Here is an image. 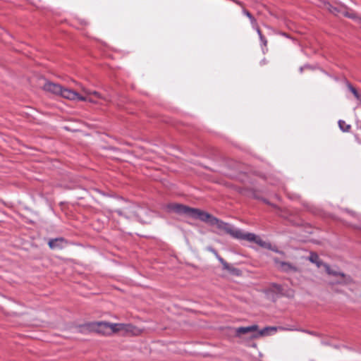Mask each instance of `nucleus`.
I'll return each instance as SVG.
<instances>
[{"mask_svg":"<svg viewBox=\"0 0 361 361\" xmlns=\"http://www.w3.org/2000/svg\"><path fill=\"white\" fill-rule=\"evenodd\" d=\"M212 226H215L220 231H224L236 239L245 240L249 242H254L259 246L272 250L271 245L269 243L262 240V239L252 233H244L241 230L232 226L231 224L224 222L223 221L216 218L212 219ZM274 250V249H273ZM279 252L278 250H274Z\"/></svg>","mask_w":361,"mask_h":361,"instance_id":"1","label":"nucleus"},{"mask_svg":"<svg viewBox=\"0 0 361 361\" xmlns=\"http://www.w3.org/2000/svg\"><path fill=\"white\" fill-rule=\"evenodd\" d=\"M168 208L169 210L178 214H185L194 219H198L203 222L208 223L211 226H212V219H216V217L207 212L181 204H170L168 205Z\"/></svg>","mask_w":361,"mask_h":361,"instance_id":"2","label":"nucleus"},{"mask_svg":"<svg viewBox=\"0 0 361 361\" xmlns=\"http://www.w3.org/2000/svg\"><path fill=\"white\" fill-rule=\"evenodd\" d=\"M276 327L268 326L258 331L257 325H252L250 326H242L235 329V335L239 338H243L244 336H247L250 339L257 338L260 336H268L276 331Z\"/></svg>","mask_w":361,"mask_h":361,"instance_id":"3","label":"nucleus"},{"mask_svg":"<svg viewBox=\"0 0 361 361\" xmlns=\"http://www.w3.org/2000/svg\"><path fill=\"white\" fill-rule=\"evenodd\" d=\"M92 327L97 332L103 335H111L119 331H132L133 326L123 323H109L106 322H94Z\"/></svg>","mask_w":361,"mask_h":361,"instance_id":"4","label":"nucleus"},{"mask_svg":"<svg viewBox=\"0 0 361 361\" xmlns=\"http://www.w3.org/2000/svg\"><path fill=\"white\" fill-rule=\"evenodd\" d=\"M43 89L51 94L61 96L69 100H85V97L80 96L78 92L68 88H64L61 85L51 82H46Z\"/></svg>","mask_w":361,"mask_h":361,"instance_id":"5","label":"nucleus"},{"mask_svg":"<svg viewBox=\"0 0 361 361\" xmlns=\"http://www.w3.org/2000/svg\"><path fill=\"white\" fill-rule=\"evenodd\" d=\"M324 267L326 269V272L329 275H332L334 276L338 277V279L333 280L330 282L331 285L335 284H348L351 281V279L350 276H345L344 274L338 272L331 269L329 265L324 264Z\"/></svg>","mask_w":361,"mask_h":361,"instance_id":"6","label":"nucleus"},{"mask_svg":"<svg viewBox=\"0 0 361 361\" xmlns=\"http://www.w3.org/2000/svg\"><path fill=\"white\" fill-rule=\"evenodd\" d=\"M116 212L121 216L125 215L127 217L136 216L138 218L141 214L145 212V210L140 207L133 206L123 211L118 210Z\"/></svg>","mask_w":361,"mask_h":361,"instance_id":"7","label":"nucleus"},{"mask_svg":"<svg viewBox=\"0 0 361 361\" xmlns=\"http://www.w3.org/2000/svg\"><path fill=\"white\" fill-rule=\"evenodd\" d=\"M274 262L276 266L283 271L296 272L298 271L297 267L291 264L290 263L280 261L277 258H274Z\"/></svg>","mask_w":361,"mask_h":361,"instance_id":"8","label":"nucleus"},{"mask_svg":"<svg viewBox=\"0 0 361 361\" xmlns=\"http://www.w3.org/2000/svg\"><path fill=\"white\" fill-rule=\"evenodd\" d=\"M64 243V239L62 238L51 239L48 243L49 247L52 250L62 248Z\"/></svg>","mask_w":361,"mask_h":361,"instance_id":"9","label":"nucleus"},{"mask_svg":"<svg viewBox=\"0 0 361 361\" xmlns=\"http://www.w3.org/2000/svg\"><path fill=\"white\" fill-rule=\"evenodd\" d=\"M309 259L312 263L316 264L318 267H321V265L322 264V262L319 260V257L317 254L312 253L309 257Z\"/></svg>","mask_w":361,"mask_h":361,"instance_id":"10","label":"nucleus"},{"mask_svg":"<svg viewBox=\"0 0 361 361\" xmlns=\"http://www.w3.org/2000/svg\"><path fill=\"white\" fill-rule=\"evenodd\" d=\"M338 126L340 129L343 132H348L350 129V126L349 124H347L344 121L340 120L338 121Z\"/></svg>","mask_w":361,"mask_h":361,"instance_id":"11","label":"nucleus"},{"mask_svg":"<svg viewBox=\"0 0 361 361\" xmlns=\"http://www.w3.org/2000/svg\"><path fill=\"white\" fill-rule=\"evenodd\" d=\"M323 6L324 8L327 9L329 12L336 14L337 9L334 7H333L328 2H323Z\"/></svg>","mask_w":361,"mask_h":361,"instance_id":"12","label":"nucleus"},{"mask_svg":"<svg viewBox=\"0 0 361 361\" xmlns=\"http://www.w3.org/2000/svg\"><path fill=\"white\" fill-rule=\"evenodd\" d=\"M348 87L357 99H360L361 95L357 92L355 87H353L350 84L348 85Z\"/></svg>","mask_w":361,"mask_h":361,"instance_id":"13","label":"nucleus"},{"mask_svg":"<svg viewBox=\"0 0 361 361\" xmlns=\"http://www.w3.org/2000/svg\"><path fill=\"white\" fill-rule=\"evenodd\" d=\"M224 269L228 270L230 273H231L234 275L238 276L240 274V271L239 269H238L235 267H233L230 266L229 264H228V268H224Z\"/></svg>","mask_w":361,"mask_h":361,"instance_id":"14","label":"nucleus"},{"mask_svg":"<svg viewBox=\"0 0 361 361\" xmlns=\"http://www.w3.org/2000/svg\"><path fill=\"white\" fill-rule=\"evenodd\" d=\"M344 16L353 19H355L357 21H361V18L357 17L355 13H350L349 12H345Z\"/></svg>","mask_w":361,"mask_h":361,"instance_id":"15","label":"nucleus"},{"mask_svg":"<svg viewBox=\"0 0 361 361\" xmlns=\"http://www.w3.org/2000/svg\"><path fill=\"white\" fill-rule=\"evenodd\" d=\"M217 259H219V261L221 263V264L223 265V267L224 268H228V264L225 262L220 256L218 255V254L214 252Z\"/></svg>","mask_w":361,"mask_h":361,"instance_id":"16","label":"nucleus"},{"mask_svg":"<svg viewBox=\"0 0 361 361\" xmlns=\"http://www.w3.org/2000/svg\"><path fill=\"white\" fill-rule=\"evenodd\" d=\"M82 92L85 94L86 97H89L92 95V92L89 90L88 89L85 88V87H81Z\"/></svg>","mask_w":361,"mask_h":361,"instance_id":"17","label":"nucleus"},{"mask_svg":"<svg viewBox=\"0 0 361 361\" xmlns=\"http://www.w3.org/2000/svg\"><path fill=\"white\" fill-rule=\"evenodd\" d=\"M250 20V23H251V24H252V27H253L254 29H255V28H256V27H258V26H257V22H256V20H255L253 17H252V18H251Z\"/></svg>","mask_w":361,"mask_h":361,"instance_id":"18","label":"nucleus"},{"mask_svg":"<svg viewBox=\"0 0 361 361\" xmlns=\"http://www.w3.org/2000/svg\"><path fill=\"white\" fill-rule=\"evenodd\" d=\"M92 95L96 97L97 98L102 99V97L100 94V93L97 92V91H92Z\"/></svg>","mask_w":361,"mask_h":361,"instance_id":"19","label":"nucleus"},{"mask_svg":"<svg viewBox=\"0 0 361 361\" xmlns=\"http://www.w3.org/2000/svg\"><path fill=\"white\" fill-rule=\"evenodd\" d=\"M81 96L84 97H85L87 99L85 100H82L83 102L87 101V102H91V103H96L97 102L95 100H94L92 98H91L90 97H86V96H82V95H81Z\"/></svg>","mask_w":361,"mask_h":361,"instance_id":"20","label":"nucleus"},{"mask_svg":"<svg viewBox=\"0 0 361 361\" xmlns=\"http://www.w3.org/2000/svg\"><path fill=\"white\" fill-rule=\"evenodd\" d=\"M273 287L274 288V289L276 290V292H281V287L280 285H278V284H274L273 285Z\"/></svg>","mask_w":361,"mask_h":361,"instance_id":"21","label":"nucleus"},{"mask_svg":"<svg viewBox=\"0 0 361 361\" xmlns=\"http://www.w3.org/2000/svg\"><path fill=\"white\" fill-rule=\"evenodd\" d=\"M259 39H260V41L262 42V43L263 44V45L267 46V41L264 38V36H261V37H259Z\"/></svg>","mask_w":361,"mask_h":361,"instance_id":"22","label":"nucleus"},{"mask_svg":"<svg viewBox=\"0 0 361 361\" xmlns=\"http://www.w3.org/2000/svg\"><path fill=\"white\" fill-rule=\"evenodd\" d=\"M243 13L249 18V19L253 17L247 11H244Z\"/></svg>","mask_w":361,"mask_h":361,"instance_id":"23","label":"nucleus"},{"mask_svg":"<svg viewBox=\"0 0 361 361\" xmlns=\"http://www.w3.org/2000/svg\"><path fill=\"white\" fill-rule=\"evenodd\" d=\"M255 30L257 31L259 37H261V36H263L259 27H256V28Z\"/></svg>","mask_w":361,"mask_h":361,"instance_id":"24","label":"nucleus"},{"mask_svg":"<svg viewBox=\"0 0 361 361\" xmlns=\"http://www.w3.org/2000/svg\"><path fill=\"white\" fill-rule=\"evenodd\" d=\"M358 100L360 101V104H361V97H360V99H358Z\"/></svg>","mask_w":361,"mask_h":361,"instance_id":"25","label":"nucleus"}]
</instances>
